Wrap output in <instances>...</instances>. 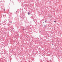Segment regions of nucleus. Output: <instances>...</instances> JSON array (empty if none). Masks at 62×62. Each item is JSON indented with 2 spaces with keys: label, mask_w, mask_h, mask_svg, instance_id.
<instances>
[{
  "label": "nucleus",
  "mask_w": 62,
  "mask_h": 62,
  "mask_svg": "<svg viewBox=\"0 0 62 62\" xmlns=\"http://www.w3.org/2000/svg\"><path fill=\"white\" fill-rule=\"evenodd\" d=\"M4 11H5V9H4Z\"/></svg>",
  "instance_id": "nucleus-6"
},
{
  "label": "nucleus",
  "mask_w": 62,
  "mask_h": 62,
  "mask_svg": "<svg viewBox=\"0 0 62 62\" xmlns=\"http://www.w3.org/2000/svg\"><path fill=\"white\" fill-rule=\"evenodd\" d=\"M31 19H32V18H33V16H31Z\"/></svg>",
  "instance_id": "nucleus-3"
},
{
  "label": "nucleus",
  "mask_w": 62,
  "mask_h": 62,
  "mask_svg": "<svg viewBox=\"0 0 62 62\" xmlns=\"http://www.w3.org/2000/svg\"><path fill=\"white\" fill-rule=\"evenodd\" d=\"M52 45H54L53 44Z\"/></svg>",
  "instance_id": "nucleus-8"
},
{
  "label": "nucleus",
  "mask_w": 62,
  "mask_h": 62,
  "mask_svg": "<svg viewBox=\"0 0 62 62\" xmlns=\"http://www.w3.org/2000/svg\"><path fill=\"white\" fill-rule=\"evenodd\" d=\"M16 11V12H17V11Z\"/></svg>",
  "instance_id": "nucleus-9"
},
{
  "label": "nucleus",
  "mask_w": 62,
  "mask_h": 62,
  "mask_svg": "<svg viewBox=\"0 0 62 62\" xmlns=\"http://www.w3.org/2000/svg\"><path fill=\"white\" fill-rule=\"evenodd\" d=\"M44 25H45V26H44L45 27H46V25H44Z\"/></svg>",
  "instance_id": "nucleus-4"
},
{
  "label": "nucleus",
  "mask_w": 62,
  "mask_h": 62,
  "mask_svg": "<svg viewBox=\"0 0 62 62\" xmlns=\"http://www.w3.org/2000/svg\"><path fill=\"white\" fill-rule=\"evenodd\" d=\"M45 23H46V22H47V21L46 20H45Z\"/></svg>",
  "instance_id": "nucleus-2"
},
{
  "label": "nucleus",
  "mask_w": 62,
  "mask_h": 62,
  "mask_svg": "<svg viewBox=\"0 0 62 62\" xmlns=\"http://www.w3.org/2000/svg\"><path fill=\"white\" fill-rule=\"evenodd\" d=\"M4 0H3V2H4Z\"/></svg>",
  "instance_id": "nucleus-7"
},
{
  "label": "nucleus",
  "mask_w": 62,
  "mask_h": 62,
  "mask_svg": "<svg viewBox=\"0 0 62 62\" xmlns=\"http://www.w3.org/2000/svg\"><path fill=\"white\" fill-rule=\"evenodd\" d=\"M56 22V21H54V22L55 23V22Z\"/></svg>",
  "instance_id": "nucleus-5"
},
{
  "label": "nucleus",
  "mask_w": 62,
  "mask_h": 62,
  "mask_svg": "<svg viewBox=\"0 0 62 62\" xmlns=\"http://www.w3.org/2000/svg\"><path fill=\"white\" fill-rule=\"evenodd\" d=\"M28 15H30V12H28Z\"/></svg>",
  "instance_id": "nucleus-1"
}]
</instances>
